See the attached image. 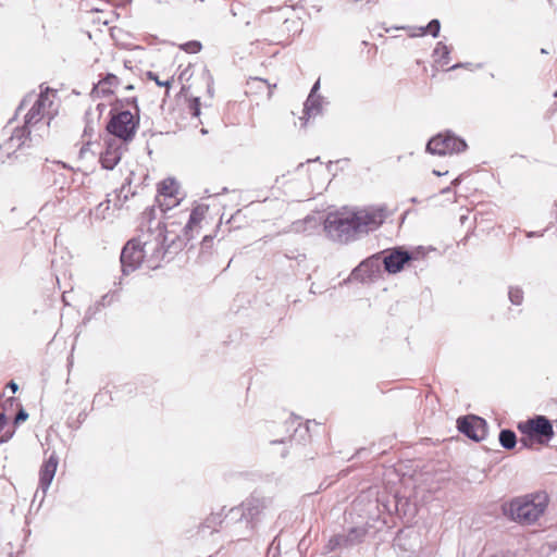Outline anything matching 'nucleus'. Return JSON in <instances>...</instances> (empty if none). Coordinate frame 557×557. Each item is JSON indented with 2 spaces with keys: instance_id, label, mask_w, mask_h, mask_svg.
Masks as SVG:
<instances>
[{
  "instance_id": "f257e3e1",
  "label": "nucleus",
  "mask_w": 557,
  "mask_h": 557,
  "mask_svg": "<svg viewBox=\"0 0 557 557\" xmlns=\"http://www.w3.org/2000/svg\"><path fill=\"white\" fill-rule=\"evenodd\" d=\"M386 219L384 208H363L349 212H331L324 220L327 236L339 243H349L359 234L379 228Z\"/></svg>"
},
{
  "instance_id": "f03ea898",
  "label": "nucleus",
  "mask_w": 557,
  "mask_h": 557,
  "mask_svg": "<svg viewBox=\"0 0 557 557\" xmlns=\"http://www.w3.org/2000/svg\"><path fill=\"white\" fill-rule=\"evenodd\" d=\"M156 208L149 207L141 214L139 248L144 262L148 269L154 270L160 267L168 249L175 244V239H169V232L165 224L156 221Z\"/></svg>"
},
{
  "instance_id": "7ed1b4c3",
  "label": "nucleus",
  "mask_w": 557,
  "mask_h": 557,
  "mask_svg": "<svg viewBox=\"0 0 557 557\" xmlns=\"http://www.w3.org/2000/svg\"><path fill=\"white\" fill-rule=\"evenodd\" d=\"M549 497L546 492L539 491L515 497L503 505V512L511 521L521 525L534 524L544 515Z\"/></svg>"
},
{
  "instance_id": "20e7f679",
  "label": "nucleus",
  "mask_w": 557,
  "mask_h": 557,
  "mask_svg": "<svg viewBox=\"0 0 557 557\" xmlns=\"http://www.w3.org/2000/svg\"><path fill=\"white\" fill-rule=\"evenodd\" d=\"M288 10L277 9L262 14L261 27L264 39L271 44H286L302 30V24L295 16H287Z\"/></svg>"
},
{
  "instance_id": "39448f33",
  "label": "nucleus",
  "mask_w": 557,
  "mask_h": 557,
  "mask_svg": "<svg viewBox=\"0 0 557 557\" xmlns=\"http://www.w3.org/2000/svg\"><path fill=\"white\" fill-rule=\"evenodd\" d=\"M23 111H25L23 126L15 127L12 135L3 143L8 158L12 156L17 158L18 152L21 154L28 153L27 151L33 147L30 135L35 119V101H33L32 95H27L23 99L16 114H21Z\"/></svg>"
},
{
  "instance_id": "423d86ee",
  "label": "nucleus",
  "mask_w": 557,
  "mask_h": 557,
  "mask_svg": "<svg viewBox=\"0 0 557 557\" xmlns=\"http://www.w3.org/2000/svg\"><path fill=\"white\" fill-rule=\"evenodd\" d=\"M139 124V114L132 113L129 110H111V119L107 125V131L115 137L131 141Z\"/></svg>"
},
{
  "instance_id": "0eeeda50",
  "label": "nucleus",
  "mask_w": 557,
  "mask_h": 557,
  "mask_svg": "<svg viewBox=\"0 0 557 557\" xmlns=\"http://www.w3.org/2000/svg\"><path fill=\"white\" fill-rule=\"evenodd\" d=\"M37 95V124L42 119H47L46 126L49 127L51 121L59 114L61 99L58 89L51 88L46 84L39 85Z\"/></svg>"
},
{
  "instance_id": "6e6552de",
  "label": "nucleus",
  "mask_w": 557,
  "mask_h": 557,
  "mask_svg": "<svg viewBox=\"0 0 557 557\" xmlns=\"http://www.w3.org/2000/svg\"><path fill=\"white\" fill-rule=\"evenodd\" d=\"M465 139L450 131L440 133L426 144V151L432 154L445 156L447 153H460L467 149Z\"/></svg>"
},
{
  "instance_id": "1a4fd4ad",
  "label": "nucleus",
  "mask_w": 557,
  "mask_h": 557,
  "mask_svg": "<svg viewBox=\"0 0 557 557\" xmlns=\"http://www.w3.org/2000/svg\"><path fill=\"white\" fill-rule=\"evenodd\" d=\"M518 429L531 438L536 437L540 443L548 442L554 436L553 425L544 416H536L524 423H519Z\"/></svg>"
},
{
  "instance_id": "9d476101",
  "label": "nucleus",
  "mask_w": 557,
  "mask_h": 557,
  "mask_svg": "<svg viewBox=\"0 0 557 557\" xmlns=\"http://www.w3.org/2000/svg\"><path fill=\"white\" fill-rule=\"evenodd\" d=\"M457 429L468 438L480 442L487 434V423L478 416H465L457 419Z\"/></svg>"
},
{
  "instance_id": "9b49d317",
  "label": "nucleus",
  "mask_w": 557,
  "mask_h": 557,
  "mask_svg": "<svg viewBox=\"0 0 557 557\" xmlns=\"http://www.w3.org/2000/svg\"><path fill=\"white\" fill-rule=\"evenodd\" d=\"M138 237L129 239L121 252V267L123 274L127 275L137 270L144 262V258L139 248Z\"/></svg>"
},
{
  "instance_id": "f8f14e48",
  "label": "nucleus",
  "mask_w": 557,
  "mask_h": 557,
  "mask_svg": "<svg viewBox=\"0 0 557 557\" xmlns=\"http://www.w3.org/2000/svg\"><path fill=\"white\" fill-rule=\"evenodd\" d=\"M271 505V498L251 495L240 505L242 517L252 521L257 519Z\"/></svg>"
},
{
  "instance_id": "ddd939ff",
  "label": "nucleus",
  "mask_w": 557,
  "mask_h": 557,
  "mask_svg": "<svg viewBox=\"0 0 557 557\" xmlns=\"http://www.w3.org/2000/svg\"><path fill=\"white\" fill-rule=\"evenodd\" d=\"M412 259V253L401 249L400 247L394 248L383 258L384 269L389 274L398 273L404 269V265Z\"/></svg>"
},
{
  "instance_id": "4468645a",
  "label": "nucleus",
  "mask_w": 557,
  "mask_h": 557,
  "mask_svg": "<svg viewBox=\"0 0 557 557\" xmlns=\"http://www.w3.org/2000/svg\"><path fill=\"white\" fill-rule=\"evenodd\" d=\"M159 196H162L164 200H168L166 203L160 202V210L164 212L165 210L171 209L172 207L178 205V184L174 178H165L163 180L158 187Z\"/></svg>"
},
{
  "instance_id": "2eb2a0df",
  "label": "nucleus",
  "mask_w": 557,
  "mask_h": 557,
  "mask_svg": "<svg viewBox=\"0 0 557 557\" xmlns=\"http://www.w3.org/2000/svg\"><path fill=\"white\" fill-rule=\"evenodd\" d=\"M382 263L383 259H381L379 255H373L360 262V264L352 270L351 276L356 280L362 281L366 278H371L380 272Z\"/></svg>"
},
{
  "instance_id": "dca6fc26",
  "label": "nucleus",
  "mask_w": 557,
  "mask_h": 557,
  "mask_svg": "<svg viewBox=\"0 0 557 557\" xmlns=\"http://www.w3.org/2000/svg\"><path fill=\"white\" fill-rule=\"evenodd\" d=\"M122 157L121 145L115 140L107 143L106 150L100 154V162L103 169L113 170Z\"/></svg>"
},
{
  "instance_id": "f3484780",
  "label": "nucleus",
  "mask_w": 557,
  "mask_h": 557,
  "mask_svg": "<svg viewBox=\"0 0 557 557\" xmlns=\"http://www.w3.org/2000/svg\"><path fill=\"white\" fill-rule=\"evenodd\" d=\"M58 463L59 458L54 453H52L42 465L40 469L39 482L44 492H46L51 484L57 471Z\"/></svg>"
},
{
  "instance_id": "a211bd4d",
  "label": "nucleus",
  "mask_w": 557,
  "mask_h": 557,
  "mask_svg": "<svg viewBox=\"0 0 557 557\" xmlns=\"http://www.w3.org/2000/svg\"><path fill=\"white\" fill-rule=\"evenodd\" d=\"M207 211H208V206H205V205H198L191 210V212L189 214V220L183 228L184 236H185L186 240H189L194 237L193 232L195 228H197L199 226V224L203 220Z\"/></svg>"
},
{
  "instance_id": "6ab92c4d",
  "label": "nucleus",
  "mask_w": 557,
  "mask_h": 557,
  "mask_svg": "<svg viewBox=\"0 0 557 557\" xmlns=\"http://www.w3.org/2000/svg\"><path fill=\"white\" fill-rule=\"evenodd\" d=\"M367 532L368 530L363 527H354L346 534H339L344 548H350L362 543Z\"/></svg>"
},
{
  "instance_id": "aec40b11",
  "label": "nucleus",
  "mask_w": 557,
  "mask_h": 557,
  "mask_svg": "<svg viewBox=\"0 0 557 557\" xmlns=\"http://www.w3.org/2000/svg\"><path fill=\"white\" fill-rule=\"evenodd\" d=\"M323 98L321 95H309L304 104V113L308 117H314L322 112Z\"/></svg>"
},
{
  "instance_id": "412c9836",
  "label": "nucleus",
  "mask_w": 557,
  "mask_h": 557,
  "mask_svg": "<svg viewBox=\"0 0 557 557\" xmlns=\"http://www.w3.org/2000/svg\"><path fill=\"white\" fill-rule=\"evenodd\" d=\"M450 49L447 45L442 41L436 44L433 55L435 57V61L442 66H447L449 64L450 58Z\"/></svg>"
},
{
  "instance_id": "4be33fe9",
  "label": "nucleus",
  "mask_w": 557,
  "mask_h": 557,
  "mask_svg": "<svg viewBox=\"0 0 557 557\" xmlns=\"http://www.w3.org/2000/svg\"><path fill=\"white\" fill-rule=\"evenodd\" d=\"M14 405L17 406L18 404L16 403V399L13 397L7 398L3 404H0V406L3 408V411L0 412V433L8 425L10 410L13 408Z\"/></svg>"
},
{
  "instance_id": "5701e85b",
  "label": "nucleus",
  "mask_w": 557,
  "mask_h": 557,
  "mask_svg": "<svg viewBox=\"0 0 557 557\" xmlns=\"http://www.w3.org/2000/svg\"><path fill=\"white\" fill-rule=\"evenodd\" d=\"M498 440L505 449H512L517 445L516 433L509 429L502 430Z\"/></svg>"
},
{
  "instance_id": "b1692460",
  "label": "nucleus",
  "mask_w": 557,
  "mask_h": 557,
  "mask_svg": "<svg viewBox=\"0 0 557 557\" xmlns=\"http://www.w3.org/2000/svg\"><path fill=\"white\" fill-rule=\"evenodd\" d=\"M119 85V78L116 75L108 73L103 79H101L98 84V88L101 94L107 95L111 94V87H115Z\"/></svg>"
},
{
  "instance_id": "393cba45",
  "label": "nucleus",
  "mask_w": 557,
  "mask_h": 557,
  "mask_svg": "<svg viewBox=\"0 0 557 557\" xmlns=\"http://www.w3.org/2000/svg\"><path fill=\"white\" fill-rule=\"evenodd\" d=\"M129 106H132L135 109V114H139V108H138V104H137V98L136 97H131V98H125V99L116 100L115 104L112 108V111L125 110L124 108L125 107H129Z\"/></svg>"
},
{
  "instance_id": "a878e982",
  "label": "nucleus",
  "mask_w": 557,
  "mask_h": 557,
  "mask_svg": "<svg viewBox=\"0 0 557 557\" xmlns=\"http://www.w3.org/2000/svg\"><path fill=\"white\" fill-rule=\"evenodd\" d=\"M338 548H344L342 537L339 534L333 535L323 547V555L335 552Z\"/></svg>"
},
{
  "instance_id": "bb28decb",
  "label": "nucleus",
  "mask_w": 557,
  "mask_h": 557,
  "mask_svg": "<svg viewBox=\"0 0 557 557\" xmlns=\"http://www.w3.org/2000/svg\"><path fill=\"white\" fill-rule=\"evenodd\" d=\"M109 210H110V200L107 199L106 201L100 202L92 211V214L95 219L97 220H104L109 216Z\"/></svg>"
},
{
  "instance_id": "cd10ccee",
  "label": "nucleus",
  "mask_w": 557,
  "mask_h": 557,
  "mask_svg": "<svg viewBox=\"0 0 557 557\" xmlns=\"http://www.w3.org/2000/svg\"><path fill=\"white\" fill-rule=\"evenodd\" d=\"M508 297L511 304L520 305L523 300V292L519 287H510L508 292Z\"/></svg>"
},
{
  "instance_id": "c85d7f7f",
  "label": "nucleus",
  "mask_w": 557,
  "mask_h": 557,
  "mask_svg": "<svg viewBox=\"0 0 557 557\" xmlns=\"http://www.w3.org/2000/svg\"><path fill=\"white\" fill-rule=\"evenodd\" d=\"M426 28L429 29V34H431L432 37L436 38L440 35L441 23L437 18H433L426 25Z\"/></svg>"
},
{
  "instance_id": "c756f323",
  "label": "nucleus",
  "mask_w": 557,
  "mask_h": 557,
  "mask_svg": "<svg viewBox=\"0 0 557 557\" xmlns=\"http://www.w3.org/2000/svg\"><path fill=\"white\" fill-rule=\"evenodd\" d=\"M182 49L188 53H197L201 50V44L196 40L188 41L182 46Z\"/></svg>"
},
{
  "instance_id": "7c9ffc66",
  "label": "nucleus",
  "mask_w": 557,
  "mask_h": 557,
  "mask_svg": "<svg viewBox=\"0 0 557 557\" xmlns=\"http://www.w3.org/2000/svg\"><path fill=\"white\" fill-rule=\"evenodd\" d=\"M190 111H191L193 116L200 115V99L198 97H196L191 100Z\"/></svg>"
},
{
  "instance_id": "2f4dec72",
  "label": "nucleus",
  "mask_w": 557,
  "mask_h": 557,
  "mask_svg": "<svg viewBox=\"0 0 557 557\" xmlns=\"http://www.w3.org/2000/svg\"><path fill=\"white\" fill-rule=\"evenodd\" d=\"M147 76H148L150 79L154 81V82H156V84H157L158 86H164V87H168V88H169V87H170V85H171V82H170V81H164V82H163V81H160V79L158 78L157 74H156V73H153V72H148V73H147Z\"/></svg>"
},
{
  "instance_id": "473e14b6",
  "label": "nucleus",
  "mask_w": 557,
  "mask_h": 557,
  "mask_svg": "<svg viewBox=\"0 0 557 557\" xmlns=\"http://www.w3.org/2000/svg\"><path fill=\"white\" fill-rule=\"evenodd\" d=\"M115 294H106L101 297L99 306L106 307L114 300Z\"/></svg>"
},
{
  "instance_id": "72a5a7b5",
  "label": "nucleus",
  "mask_w": 557,
  "mask_h": 557,
  "mask_svg": "<svg viewBox=\"0 0 557 557\" xmlns=\"http://www.w3.org/2000/svg\"><path fill=\"white\" fill-rule=\"evenodd\" d=\"M27 417L28 414L23 409H21L14 418V423L18 424L20 422L25 421Z\"/></svg>"
},
{
  "instance_id": "f704fd0d",
  "label": "nucleus",
  "mask_w": 557,
  "mask_h": 557,
  "mask_svg": "<svg viewBox=\"0 0 557 557\" xmlns=\"http://www.w3.org/2000/svg\"><path fill=\"white\" fill-rule=\"evenodd\" d=\"M9 159L5 153L4 144H0V164L4 163L5 160Z\"/></svg>"
},
{
  "instance_id": "c9c22d12",
  "label": "nucleus",
  "mask_w": 557,
  "mask_h": 557,
  "mask_svg": "<svg viewBox=\"0 0 557 557\" xmlns=\"http://www.w3.org/2000/svg\"><path fill=\"white\" fill-rule=\"evenodd\" d=\"M319 88H320V81H317V82L313 84V86H312V88H311V90H310V94H309V95H319V94H318Z\"/></svg>"
},
{
  "instance_id": "e433bc0d",
  "label": "nucleus",
  "mask_w": 557,
  "mask_h": 557,
  "mask_svg": "<svg viewBox=\"0 0 557 557\" xmlns=\"http://www.w3.org/2000/svg\"><path fill=\"white\" fill-rule=\"evenodd\" d=\"M251 81H252V83H260V84L267 86L268 88L271 87L265 79H262V78H259V77H255Z\"/></svg>"
},
{
  "instance_id": "4c0bfd02",
  "label": "nucleus",
  "mask_w": 557,
  "mask_h": 557,
  "mask_svg": "<svg viewBox=\"0 0 557 557\" xmlns=\"http://www.w3.org/2000/svg\"><path fill=\"white\" fill-rule=\"evenodd\" d=\"M92 132V127L89 123L86 124L85 126V129H84V136H90V133Z\"/></svg>"
},
{
  "instance_id": "58836bf2",
  "label": "nucleus",
  "mask_w": 557,
  "mask_h": 557,
  "mask_svg": "<svg viewBox=\"0 0 557 557\" xmlns=\"http://www.w3.org/2000/svg\"><path fill=\"white\" fill-rule=\"evenodd\" d=\"M467 64H463V63H457V64H454L451 66H449L447 69V71H450V70H456V69H459V67H462V66H466Z\"/></svg>"
},
{
  "instance_id": "ea45409f",
  "label": "nucleus",
  "mask_w": 557,
  "mask_h": 557,
  "mask_svg": "<svg viewBox=\"0 0 557 557\" xmlns=\"http://www.w3.org/2000/svg\"><path fill=\"white\" fill-rule=\"evenodd\" d=\"M419 30L421 36L429 34V29L426 28V26L420 27Z\"/></svg>"
},
{
  "instance_id": "a19ab883",
  "label": "nucleus",
  "mask_w": 557,
  "mask_h": 557,
  "mask_svg": "<svg viewBox=\"0 0 557 557\" xmlns=\"http://www.w3.org/2000/svg\"><path fill=\"white\" fill-rule=\"evenodd\" d=\"M9 387L12 389L13 393H15L17 389V384L14 382H10Z\"/></svg>"
},
{
  "instance_id": "79ce46f5",
  "label": "nucleus",
  "mask_w": 557,
  "mask_h": 557,
  "mask_svg": "<svg viewBox=\"0 0 557 557\" xmlns=\"http://www.w3.org/2000/svg\"><path fill=\"white\" fill-rule=\"evenodd\" d=\"M461 182V176H458L456 177L453 182H451V186H457L459 185Z\"/></svg>"
},
{
  "instance_id": "37998d69",
  "label": "nucleus",
  "mask_w": 557,
  "mask_h": 557,
  "mask_svg": "<svg viewBox=\"0 0 557 557\" xmlns=\"http://www.w3.org/2000/svg\"><path fill=\"white\" fill-rule=\"evenodd\" d=\"M448 172L445 171V172H441V171H437V170H434L433 171V174L436 175V176H443V175H446Z\"/></svg>"
},
{
  "instance_id": "c03bdc74",
  "label": "nucleus",
  "mask_w": 557,
  "mask_h": 557,
  "mask_svg": "<svg viewBox=\"0 0 557 557\" xmlns=\"http://www.w3.org/2000/svg\"><path fill=\"white\" fill-rule=\"evenodd\" d=\"M11 436H12V433L3 434L0 441H1V442H5V441H8Z\"/></svg>"
},
{
  "instance_id": "a18cd8bd",
  "label": "nucleus",
  "mask_w": 557,
  "mask_h": 557,
  "mask_svg": "<svg viewBox=\"0 0 557 557\" xmlns=\"http://www.w3.org/2000/svg\"><path fill=\"white\" fill-rule=\"evenodd\" d=\"M450 189H451V186H448V187H446V188H443V189L441 190V194H447V193H449V191H450Z\"/></svg>"
},
{
  "instance_id": "49530a36",
  "label": "nucleus",
  "mask_w": 557,
  "mask_h": 557,
  "mask_svg": "<svg viewBox=\"0 0 557 557\" xmlns=\"http://www.w3.org/2000/svg\"><path fill=\"white\" fill-rule=\"evenodd\" d=\"M520 443L523 445V447H528V443H527V441H525V440H523V438H522V440L520 441Z\"/></svg>"
},
{
  "instance_id": "de8ad7c7",
  "label": "nucleus",
  "mask_w": 557,
  "mask_h": 557,
  "mask_svg": "<svg viewBox=\"0 0 557 557\" xmlns=\"http://www.w3.org/2000/svg\"><path fill=\"white\" fill-rule=\"evenodd\" d=\"M208 92H209L210 95H212V92H213V88H212V86H211V85H209V86H208Z\"/></svg>"
},
{
  "instance_id": "09e8293b",
  "label": "nucleus",
  "mask_w": 557,
  "mask_h": 557,
  "mask_svg": "<svg viewBox=\"0 0 557 557\" xmlns=\"http://www.w3.org/2000/svg\"><path fill=\"white\" fill-rule=\"evenodd\" d=\"M541 53L546 54V53H548V52H547V50H546V49H544V48H543V49H541Z\"/></svg>"
},
{
  "instance_id": "8fccbe9b",
  "label": "nucleus",
  "mask_w": 557,
  "mask_h": 557,
  "mask_svg": "<svg viewBox=\"0 0 557 557\" xmlns=\"http://www.w3.org/2000/svg\"><path fill=\"white\" fill-rule=\"evenodd\" d=\"M133 88H134V87H133V85H128V86L126 87V89H127V90H131V89H133Z\"/></svg>"
},
{
  "instance_id": "3c124183",
  "label": "nucleus",
  "mask_w": 557,
  "mask_h": 557,
  "mask_svg": "<svg viewBox=\"0 0 557 557\" xmlns=\"http://www.w3.org/2000/svg\"><path fill=\"white\" fill-rule=\"evenodd\" d=\"M201 134H207V129L202 128Z\"/></svg>"
},
{
  "instance_id": "603ef678",
  "label": "nucleus",
  "mask_w": 557,
  "mask_h": 557,
  "mask_svg": "<svg viewBox=\"0 0 557 557\" xmlns=\"http://www.w3.org/2000/svg\"><path fill=\"white\" fill-rule=\"evenodd\" d=\"M555 97H557V91L554 94Z\"/></svg>"
}]
</instances>
